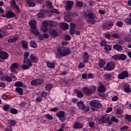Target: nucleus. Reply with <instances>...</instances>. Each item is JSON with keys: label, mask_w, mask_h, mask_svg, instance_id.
<instances>
[{"label": "nucleus", "mask_w": 131, "mask_h": 131, "mask_svg": "<svg viewBox=\"0 0 131 131\" xmlns=\"http://www.w3.org/2000/svg\"><path fill=\"white\" fill-rule=\"evenodd\" d=\"M29 52L26 51L24 54V64L22 66L23 69L26 70L29 69L30 67H32V62L30 60V59L28 58L29 57Z\"/></svg>", "instance_id": "1"}, {"label": "nucleus", "mask_w": 131, "mask_h": 131, "mask_svg": "<svg viewBox=\"0 0 131 131\" xmlns=\"http://www.w3.org/2000/svg\"><path fill=\"white\" fill-rule=\"evenodd\" d=\"M57 52L61 55V56H62L63 57H66L67 55H70V54L72 53V52H71V50L69 49V48L66 49L64 47H61L57 48Z\"/></svg>", "instance_id": "2"}, {"label": "nucleus", "mask_w": 131, "mask_h": 131, "mask_svg": "<svg viewBox=\"0 0 131 131\" xmlns=\"http://www.w3.org/2000/svg\"><path fill=\"white\" fill-rule=\"evenodd\" d=\"M90 105L92 107H95L97 109L102 108V104L100 102V101L98 100H93L90 102Z\"/></svg>", "instance_id": "3"}, {"label": "nucleus", "mask_w": 131, "mask_h": 131, "mask_svg": "<svg viewBox=\"0 0 131 131\" xmlns=\"http://www.w3.org/2000/svg\"><path fill=\"white\" fill-rule=\"evenodd\" d=\"M82 91L87 96H90V95H92V94H94L96 92V86L93 87V90L85 87L82 89Z\"/></svg>", "instance_id": "4"}, {"label": "nucleus", "mask_w": 131, "mask_h": 131, "mask_svg": "<svg viewBox=\"0 0 131 131\" xmlns=\"http://www.w3.org/2000/svg\"><path fill=\"white\" fill-rule=\"evenodd\" d=\"M114 68H115V64L113 62H108L106 64V66L103 68V69L107 71H112Z\"/></svg>", "instance_id": "5"}, {"label": "nucleus", "mask_w": 131, "mask_h": 131, "mask_svg": "<svg viewBox=\"0 0 131 131\" xmlns=\"http://www.w3.org/2000/svg\"><path fill=\"white\" fill-rule=\"evenodd\" d=\"M95 18H97V16H96V15L93 13L90 12L89 15H88V18L90 19L92 24H95V22H96V20H95Z\"/></svg>", "instance_id": "6"}, {"label": "nucleus", "mask_w": 131, "mask_h": 131, "mask_svg": "<svg viewBox=\"0 0 131 131\" xmlns=\"http://www.w3.org/2000/svg\"><path fill=\"white\" fill-rule=\"evenodd\" d=\"M119 79H124L126 77H128V73L127 71H123L118 76Z\"/></svg>", "instance_id": "7"}, {"label": "nucleus", "mask_w": 131, "mask_h": 131, "mask_svg": "<svg viewBox=\"0 0 131 131\" xmlns=\"http://www.w3.org/2000/svg\"><path fill=\"white\" fill-rule=\"evenodd\" d=\"M14 17H16V14H15V13L10 11H7L6 12V18L11 19V18H13Z\"/></svg>", "instance_id": "8"}, {"label": "nucleus", "mask_w": 131, "mask_h": 131, "mask_svg": "<svg viewBox=\"0 0 131 131\" xmlns=\"http://www.w3.org/2000/svg\"><path fill=\"white\" fill-rule=\"evenodd\" d=\"M67 5L65 6V9L66 11H68L69 10H71L72 9V7H73V5H74V3L73 1H68L67 2Z\"/></svg>", "instance_id": "9"}, {"label": "nucleus", "mask_w": 131, "mask_h": 131, "mask_svg": "<svg viewBox=\"0 0 131 131\" xmlns=\"http://www.w3.org/2000/svg\"><path fill=\"white\" fill-rule=\"evenodd\" d=\"M56 116L59 118V120L64 121L63 117L65 116V112L60 111L56 114Z\"/></svg>", "instance_id": "10"}, {"label": "nucleus", "mask_w": 131, "mask_h": 131, "mask_svg": "<svg viewBox=\"0 0 131 131\" xmlns=\"http://www.w3.org/2000/svg\"><path fill=\"white\" fill-rule=\"evenodd\" d=\"M19 68V64L17 62H14L11 64L10 67V69L12 72H15L16 70L15 69H18Z\"/></svg>", "instance_id": "11"}, {"label": "nucleus", "mask_w": 131, "mask_h": 131, "mask_svg": "<svg viewBox=\"0 0 131 131\" xmlns=\"http://www.w3.org/2000/svg\"><path fill=\"white\" fill-rule=\"evenodd\" d=\"M49 33H50V35L52 36V37H57V36L59 35L58 32L53 29H51L49 30Z\"/></svg>", "instance_id": "12"}, {"label": "nucleus", "mask_w": 131, "mask_h": 131, "mask_svg": "<svg viewBox=\"0 0 131 131\" xmlns=\"http://www.w3.org/2000/svg\"><path fill=\"white\" fill-rule=\"evenodd\" d=\"M60 28L61 30H67L69 29V25L66 23H61L60 24Z\"/></svg>", "instance_id": "13"}, {"label": "nucleus", "mask_w": 131, "mask_h": 131, "mask_svg": "<svg viewBox=\"0 0 131 131\" xmlns=\"http://www.w3.org/2000/svg\"><path fill=\"white\" fill-rule=\"evenodd\" d=\"M110 119V118L109 117V116L104 115L101 118L100 120L102 123H107V122L109 121Z\"/></svg>", "instance_id": "14"}, {"label": "nucleus", "mask_w": 131, "mask_h": 131, "mask_svg": "<svg viewBox=\"0 0 131 131\" xmlns=\"http://www.w3.org/2000/svg\"><path fill=\"white\" fill-rule=\"evenodd\" d=\"M9 55L7 52H0V58L1 59H3V60H6L8 59Z\"/></svg>", "instance_id": "15"}, {"label": "nucleus", "mask_w": 131, "mask_h": 131, "mask_svg": "<svg viewBox=\"0 0 131 131\" xmlns=\"http://www.w3.org/2000/svg\"><path fill=\"white\" fill-rule=\"evenodd\" d=\"M77 106L80 110H81L84 107V102L83 100H80L77 102Z\"/></svg>", "instance_id": "16"}, {"label": "nucleus", "mask_w": 131, "mask_h": 131, "mask_svg": "<svg viewBox=\"0 0 131 131\" xmlns=\"http://www.w3.org/2000/svg\"><path fill=\"white\" fill-rule=\"evenodd\" d=\"M47 67L50 68L51 69H54L56 67V63L55 62H51L50 61L47 62Z\"/></svg>", "instance_id": "17"}, {"label": "nucleus", "mask_w": 131, "mask_h": 131, "mask_svg": "<svg viewBox=\"0 0 131 131\" xmlns=\"http://www.w3.org/2000/svg\"><path fill=\"white\" fill-rule=\"evenodd\" d=\"M36 24L35 20H32L29 23V25L31 27V29L36 28Z\"/></svg>", "instance_id": "18"}, {"label": "nucleus", "mask_w": 131, "mask_h": 131, "mask_svg": "<svg viewBox=\"0 0 131 131\" xmlns=\"http://www.w3.org/2000/svg\"><path fill=\"white\" fill-rule=\"evenodd\" d=\"M12 6L13 7V8H15L16 12H17V13H21L20 8H19V7L16 5V2H15V0H12Z\"/></svg>", "instance_id": "19"}, {"label": "nucleus", "mask_w": 131, "mask_h": 131, "mask_svg": "<svg viewBox=\"0 0 131 131\" xmlns=\"http://www.w3.org/2000/svg\"><path fill=\"white\" fill-rule=\"evenodd\" d=\"M76 27V26H75V24L72 23H70V34H71L72 33L75 31Z\"/></svg>", "instance_id": "20"}, {"label": "nucleus", "mask_w": 131, "mask_h": 131, "mask_svg": "<svg viewBox=\"0 0 131 131\" xmlns=\"http://www.w3.org/2000/svg\"><path fill=\"white\" fill-rule=\"evenodd\" d=\"M30 60L31 62H33V63H37V58L33 54H30Z\"/></svg>", "instance_id": "21"}, {"label": "nucleus", "mask_w": 131, "mask_h": 131, "mask_svg": "<svg viewBox=\"0 0 131 131\" xmlns=\"http://www.w3.org/2000/svg\"><path fill=\"white\" fill-rule=\"evenodd\" d=\"M113 47L114 49L116 50V51H118V52H121L122 51V47L118 44H116Z\"/></svg>", "instance_id": "22"}, {"label": "nucleus", "mask_w": 131, "mask_h": 131, "mask_svg": "<svg viewBox=\"0 0 131 131\" xmlns=\"http://www.w3.org/2000/svg\"><path fill=\"white\" fill-rule=\"evenodd\" d=\"M30 31H31V32H32V33H33V34H34V35H36V36L39 35V31H38V30H37V29H36V28H33V29H31Z\"/></svg>", "instance_id": "23"}, {"label": "nucleus", "mask_w": 131, "mask_h": 131, "mask_svg": "<svg viewBox=\"0 0 131 131\" xmlns=\"http://www.w3.org/2000/svg\"><path fill=\"white\" fill-rule=\"evenodd\" d=\"M105 64H106V61L103 59H100L99 61V66L100 68H103V67L105 66Z\"/></svg>", "instance_id": "24"}, {"label": "nucleus", "mask_w": 131, "mask_h": 131, "mask_svg": "<svg viewBox=\"0 0 131 131\" xmlns=\"http://www.w3.org/2000/svg\"><path fill=\"white\" fill-rule=\"evenodd\" d=\"M30 46L31 47V48L36 49V48H37V43H36L35 41L32 40L30 42Z\"/></svg>", "instance_id": "25"}, {"label": "nucleus", "mask_w": 131, "mask_h": 131, "mask_svg": "<svg viewBox=\"0 0 131 131\" xmlns=\"http://www.w3.org/2000/svg\"><path fill=\"white\" fill-rule=\"evenodd\" d=\"M73 127L76 128V129H77L78 128L79 129L82 128V127H83V126L82 125V124L80 123H76L74 124Z\"/></svg>", "instance_id": "26"}, {"label": "nucleus", "mask_w": 131, "mask_h": 131, "mask_svg": "<svg viewBox=\"0 0 131 131\" xmlns=\"http://www.w3.org/2000/svg\"><path fill=\"white\" fill-rule=\"evenodd\" d=\"M15 91L20 96H23V89L22 88H20L17 87L15 89Z\"/></svg>", "instance_id": "27"}, {"label": "nucleus", "mask_w": 131, "mask_h": 131, "mask_svg": "<svg viewBox=\"0 0 131 131\" xmlns=\"http://www.w3.org/2000/svg\"><path fill=\"white\" fill-rule=\"evenodd\" d=\"M26 2L29 7H35V6H36V4L35 3L31 2L30 0H26Z\"/></svg>", "instance_id": "28"}, {"label": "nucleus", "mask_w": 131, "mask_h": 131, "mask_svg": "<svg viewBox=\"0 0 131 131\" xmlns=\"http://www.w3.org/2000/svg\"><path fill=\"white\" fill-rule=\"evenodd\" d=\"M23 48H24L26 50L28 49V42L25 40L21 41Z\"/></svg>", "instance_id": "29"}, {"label": "nucleus", "mask_w": 131, "mask_h": 131, "mask_svg": "<svg viewBox=\"0 0 131 131\" xmlns=\"http://www.w3.org/2000/svg\"><path fill=\"white\" fill-rule=\"evenodd\" d=\"M14 85L17 88H22L23 86V82L21 81H17L14 83Z\"/></svg>", "instance_id": "30"}, {"label": "nucleus", "mask_w": 131, "mask_h": 131, "mask_svg": "<svg viewBox=\"0 0 131 131\" xmlns=\"http://www.w3.org/2000/svg\"><path fill=\"white\" fill-rule=\"evenodd\" d=\"M49 22V26H50V27H55V26H57V23L53 20H50Z\"/></svg>", "instance_id": "31"}, {"label": "nucleus", "mask_w": 131, "mask_h": 131, "mask_svg": "<svg viewBox=\"0 0 131 131\" xmlns=\"http://www.w3.org/2000/svg\"><path fill=\"white\" fill-rule=\"evenodd\" d=\"M112 26H113V23L106 24L104 25V28H105V29H110Z\"/></svg>", "instance_id": "32"}, {"label": "nucleus", "mask_w": 131, "mask_h": 131, "mask_svg": "<svg viewBox=\"0 0 131 131\" xmlns=\"http://www.w3.org/2000/svg\"><path fill=\"white\" fill-rule=\"evenodd\" d=\"M18 39V36L17 37H14V38H10L7 41L8 42H15V41H17V40Z\"/></svg>", "instance_id": "33"}, {"label": "nucleus", "mask_w": 131, "mask_h": 131, "mask_svg": "<svg viewBox=\"0 0 131 131\" xmlns=\"http://www.w3.org/2000/svg\"><path fill=\"white\" fill-rule=\"evenodd\" d=\"M8 123L10 124L11 126H14V125H16V121L14 120H8Z\"/></svg>", "instance_id": "34"}, {"label": "nucleus", "mask_w": 131, "mask_h": 131, "mask_svg": "<svg viewBox=\"0 0 131 131\" xmlns=\"http://www.w3.org/2000/svg\"><path fill=\"white\" fill-rule=\"evenodd\" d=\"M83 13L84 14V18H85V19H88V17H89V15L90 14V13L91 12L89 10H86V11H84Z\"/></svg>", "instance_id": "35"}, {"label": "nucleus", "mask_w": 131, "mask_h": 131, "mask_svg": "<svg viewBox=\"0 0 131 131\" xmlns=\"http://www.w3.org/2000/svg\"><path fill=\"white\" fill-rule=\"evenodd\" d=\"M105 91V87L103 85L100 86L98 88V92H100V93H104Z\"/></svg>", "instance_id": "36"}, {"label": "nucleus", "mask_w": 131, "mask_h": 131, "mask_svg": "<svg viewBox=\"0 0 131 131\" xmlns=\"http://www.w3.org/2000/svg\"><path fill=\"white\" fill-rule=\"evenodd\" d=\"M104 50L105 51H107L108 52H109L111 51V50H112V47H111L110 45H105Z\"/></svg>", "instance_id": "37"}, {"label": "nucleus", "mask_w": 131, "mask_h": 131, "mask_svg": "<svg viewBox=\"0 0 131 131\" xmlns=\"http://www.w3.org/2000/svg\"><path fill=\"white\" fill-rule=\"evenodd\" d=\"M52 88H53L52 84H48L46 85L45 89L47 91H51V90H52Z\"/></svg>", "instance_id": "38"}, {"label": "nucleus", "mask_w": 131, "mask_h": 131, "mask_svg": "<svg viewBox=\"0 0 131 131\" xmlns=\"http://www.w3.org/2000/svg\"><path fill=\"white\" fill-rule=\"evenodd\" d=\"M9 109H10V105L5 104L3 106V110L4 111H9Z\"/></svg>", "instance_id": "39"}, {"label": "nucleus", "mask_w": 131, "mask_h": 131, "mask_svg": "<svg viewBox=\"0 0 131 131\" xmlns=\"http://www.w3.org/2000/svg\"><path fill=\"white\" fill-rule=\"evenodd\" d=\"M120 60H125L126 59V55H125L124 54H121V55H119Z\"/></svg>", "instance_id": "40"}, {"label": "nucleus", "mask_w": 131, "mask_h": 131, "mask_svg": "<svg viewBox=\"0 0 131 131\" xmlns=\"http://www.w3.org/2000/svg\"><path fill=\"white\" fill-rule=\"evenodd\" d=\"M36 80L37 81V85H40V84H41L43 82V81L42 80V79H41L40 78L36 79Z\"/></svg>", "instance_id": "41"}, {"label": "nucleus", "mask_w": 131, "mask_h": 131, "mask_svg": "<svg viewBox=\"0 0 131 131\" xmlns=\"http://www.w3.org/2000/svg\"><path fill=\"white\" fill-rule=\"evenodd\" d=\"M113 59L114 60H115L116 61L119 60H120L119 54H117L116 55L113 56Z\"/></svg>", "instance_id": "42"}, {"label": "nucleus", "mask_w": 131, "mask_h": 131, "mask_svg": "<svg viewBox=\"0 0 131 131\" xmlns=\"http://www.w3.org/2000/svg\"><path fill=\"white\" fill-rule=\"evenodd\" d=\"M76 5L79 8H81L83 6V3L81 1H78L76 2Z\"/></svg>", "instance_id": "43"}, {"label": "nucleus", "mask_w": 131, "mask_h": 131, "mask_svg": "<svg viewBox=\"0 0 131 131\" xmlns=\"http://www.w3.org/2000/svg\"><path fill=\"white\" fill-rule=\"evenodd\" d=\"M77 96L78 98H83V94L81 92H77Z\"/></svg>", "instance_id": "44"}, {"label": "nucleus", "mask_w": 131, "mask_h": 131, "mask_svg": "<svg viewBox=\"0 0 131 131\" xmlns=\"http://www.w3.org/2000/svg\"><path fill=\"white\" fill-rule=\"evenodd\" d=\"M37 18H41L45 17V14L42 13H39L37 14Z\"/></svg>", "instance_id": "45"}, {"label": "nucleus", "mask_w": 131, "mask_h": 131, "mask_svg": "<svg viewBox=\"0 0 131 131\" xmlns=\"http://www.w3.org/2000/svg\"><path fill=\"white\" fill-rule=\"evenodd\" d=\"M111 120L112 121H114V122H116V123H118V121H119L115 116L112 117Z\"/></svg>", "instance_id": "46"}, {"label": "nucleus", "mask_w": 131, "mask_h": 131, "mask_svg": "<svg viewBox=\"0 0 131 131\" xmlns=\"http://www.w3.org/2000/svg\"><path fill=\"white\" fill-rule=\"evenodd\" d=\"M81 110H83V111H85L86 112H88L90 111V107L88 106H85V105H84V106L81 109Z\"/></svg>", "instance_id": "47"}, {"label": "nucleus", "mask_w": 131, "mask_h": 131, "mask_svg": "<svg viewBox=\"0 0 131 131\" xmlns=\"http://www.w3.org/2000/svg\"><path fill=\"white\" fill-rule=\"evenodd\" d=\"M10 113L12 114H17V113H18V111L15 108H12L10 110Z\"/></svg>", "instance_id": "48"}, {"label": "nucleus", "mask_w": 131, "mask_h": 131, "mask_svg": "<svg viewBox=\"0 0 131 131\" xmlns=\"http://www.w3.org/2000/svg\"><path fill=\"white\" fill-rule=\"evenodd\" d=\"M73 34H76V35H80V32L79 31H76L75 30V31L73 32L71 34V35H73Z\"/></svg>", "instance_id": "49"}, {"label": "nucleus", "mask_w": 131, "mask_h": 131, "mask_svg": "<svg viewBox=\"0 0 131 131\" xmlns=\"http://www.w3.org/2000/svg\"><path fill=\"white\" fill-rule=\"evenodd\" d=\"M125 118L126 119V120H128V121H130V122H131V115H126L125 116Z\"/></svg>", "instance_id": "50"}, {"label": "nucleus", "mask_w": 131, "mask_h": 131, "mask_svg": "<svg viewBox=\"0 0 131 131\" xmlns=\"http://www.w3.org/2000/svg\"><path fill=\"white\" fill-rule=\"evenodd\" d=\"M125 22L128 25H131V18H126L125 20Z\"/></svg>", "instance_id": "51"}, {"label": "nucleus", "mask_w": 131, "mask_h": 131, "mask_svg": "<svg viewBox=\"0 0 131 131\" xmlns=\"http://www.w3.org/2000/svg\"><path fill=\"white\" fill-rule=\"evenodd\" d=\"M47 96H48V93L46 92H42L41 93V97H42V98H47Z\"/></svg>", "instance_id": "52"}, {"label": "nucleus", "mask_w": 131, "mask_h": 131, "mask_svg": "<svg viewBox=\"0 0 131 131\" xmlns=\"http://www.w3.org/2000/svg\"><path fill=\"white\" fill-rule=\"evenodd\" d=\"M31 85H37V82L36 81V79L32 80L31 81Z\"/></svg>", "instance_id": "53"}, {"label": "nucleus", "mask_w": 131, "mask_h": 131, "mask_svg": "<svg viewBox=\"0 0 131 131\" xmlns=\"http://www.w3.org/2000/svg\"><path fill=\"white\" fill-rule=\"evenodd\" d=\"M127 129H128V126H127V125H125L123 127H122L121 128H120L121 131H124V130H126Z\"/></svg>", "instance_id": "54"}, {"label": "nucleus", "mask_w": 131, "mask_h": 131, "mask_svg": "<svg viewBox=\"0 0 131 131\" xmlns=\"http://www.w3.org/2000/svg\"><path fill=\"white\" fill-rule=\"evenodd\" d=\"M121 108H118L116 110V114H117L118 115H120L121 114Z\"/></svg>", "instance_id": "55"}, {"label": "nucleus", "mask_w": 131, "mask_h": 131, "mask_svg": "<svg viewBox=\"0 0 131 131\" xmlns=\"http://www.w3.org/2000/svg\"><path fill=\"white\" fill-rule=\"evenodd\" d=\"M51 13H55V14H60V12H59V11L56 9H52L50 11Z\"/></svg>", "instance_id": "56"}, {"label": "nucleus", "mask_w": 131, "mask_h": 131, "mask_svg": "<svg viewBox=\"0 0 131 131\" xmlns=\"http://www.w3.org/2000/svg\"><path fill=\"white\" fill-rule=\"evenodd\" d=\"M42 24L43 27H45V28H47L48 26H49V24L47 21H43L42 23Z\"/></svg>", "instance_id": "57"}, {"label": "nucleus", "mask_w": 131, "mask_h": 131, "mask_svg": "<svg viewBox=\"0 0 131 131\" xmlns=\"http://www.w3.org/2000/svg\"><path fill=\"white\" fill-rule=\"evenodd\" d=\"M5 79L7 80V81H8V82H11V81L12 80V78L8 76L5 77Z\"/></svg>", "instance_id": "58"}, {"label": "nucleus", "mask_w": 131, "mask_h": 131, "mask_svg": "<svg viewBox=\"0 0 131 131\" xmlns=\"http://www.w3.org/2000/svg\"><path fill=\"white\" fill-rule=\"evenodd\" d=\"M85 66L83 64H82V62H80L79 64V66H78V68L79 69H80L81 68H84V67H85Z\"/></svg>", "instance_id": "59"}, {"label": "nucleus", "mask_w": 131, "mask_h": 131, "mask_svg": "<svg viewBox=\"0 0 131 131\" xmlns=\"http://www.w3.org/2000/svg\"><path fill=\"white\" fill-rule=\"evenodd\" d=\"M104 76H105V79H110L112 76L111 74H107L104 75Z\"/></svg>", "instance_id": "60"}, {"label": "nucleus", "mask_w": 131, "mask_h": 131, "mask_svg": "<svg viewBox=\"0 0 131 131\" xmlns=\"http://www.w3.org/2000/svg\"><path fill=\"white\" fill-rule=\"evenodd\" d=\"M47 7H48L49 9H52V8H53V4L51 2H47Z\"/></svg>", "instance_id": "61"}, {"label": "nucleus", "mask_w": 131, "mask_h": 131, "mask_svg": "<svg viewBox=\"0 0 131 131\" xmlns=\"http://www.w3.org/2000/svg\"><path fill=\"white\" fill-rule=\"evenodd\" d=\"M46 118H48V119H50V120H52V119H53V116L50 114H47L46 115Z\"/></svg>", "instance_id": "62"}, {"label": "nucleus", "mask_w": 131, "mask_h": 131, "mask_svg": "<svg viewBox=\"0 0 131 131\" xmlns=\"http://www.w3.org/2000/svg\"><path fill=\"white\" fill-rule=\"evenodd\" d=\"M130 88L128 87L124 88V91L125 92V93H130Z\"/></svg>", "instance_id": "63"}, {"label": "nucleus", "mask_w": 131, "mask_h": 131, "mask_svg": "<svg viewBox=\"0 0 131 131\" xmlns=\"http://www.w3.org/2000/svg\"><path fill=\"white\" fill-rule=\"evenodd\" d=\"M12 129V127L11 126H9L6 128V131H13Z\"/></svg>", "instance_id": "64"}]
</instances>
